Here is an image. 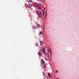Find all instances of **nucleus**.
<instances>
[{
	"label": "nucleus",
	"instance_id": "nucleus-1",
	"mask_svg": "<svg viewBox=\"0 0 79 79\" xmlns=\"http://www.w3.org/2000/svg\"><path fill=\"white\" fill-rule=\"evenodd\" d=\"M41 65L44 68H46V66H45V65L44 64V63H41Z\"/></svg>",
	"mask_w": 79,
	"mask_h": 79
},
{
	"label": "nucleus",
	"instance_id": "nucleus-2",
	"mask_svg": "<svg viewBox=\"0 0 79 79\" xmlns=\"http://www.w3.org/2000/svg\"><path fill=\"white\" fill-rule=\"evenodd\" d=\"M43 53H45V48H43Z\"/></svg>",
	"mask_w": 79,
	"mask_h": 79
},
{
	"label": "nucleus",
	"instance_id": "nucleus-3",
	"mask_svg": "<svg viewBox=\"0 0 79 79\" xmlns=\"http://www.w3.org/2000/svg\"><path fill=\"white\" fill-rule=\"evenodd\" d=\"M35 6L36 7V8H37L38 7V4L37 3H35Z\"/></svg>",
	"mask_w": 79,
	"mask_h": 79
},
{
	"label": "nucleus",
	"instance_id": "nucleus-4",
	"mask_svg": "<svg viewBox=\"0 0 79 79\" xmlns=\"http://www.w3.org/2000/svg\"><path fill=\"white\" fill-rule=\"evenodd\" d=\"M37 13H38V15H40V14H41V12H40V10H38V12H37Z\"/></svg>",
	"mask_w": 79,
	"mask_h": 79
},
{
	"label": "nucleus",
	"instance_id": "nucleus-5",
	"mask_svg": "<svg viewBox=\"0 0 79 79\" xmlns=\"http://www.w3.org/2000/svg\"><path fill=\"white\" fill-rule=\"evenodd\" d=\"M40 45H43V42L42 41H40Z\"/></svg>",
	"mask_w": 79,
	"mask_h": 79
},
{
	"label": "nucleus",
	"instance_id": "nucleus-6",
	"mask_svg": "<svg viewBox=\"0 0 79 79\" xmlns=\"http://www.w3.org/2000/svg\"><path fill=\"white\" fill-rule=\"evenodd\" d=\"M38 18H40V17H41V15H38Z\"/></svg>",
	"mask_w": 79,
	"mask_h": 79
},
{
	"label": "nucleus",
	"instance_id": "nucleus-7",
	"mask_svg": "<svg viewBox=\"0 0 79 79\" xmlns=\"http://www.w3.org/2000/svg\"><path fill=\"white\" fill-rule=\"evenodd\" d=\"M38 54L40 57V56H41V54L40 53L38 52Z\"/></svg>",
	"mask_w": 79,
	"mask_h": 79
},
{
	"label": "nucleus",
	"instance_id": "nucleus-8",
	"mask_svg": "<svg viewBox=\"0 0 79 79\" xmlns=\"http://www.w3.org/2000/svg\"><path fill=\"white\" fill-rule=\"evenodd\" d=\"M41 61H42L43 63H45L44 60H43V59H41Z\"/></svg>",
	"mask_w": 79,
	"mask_h": 79
},
{
	"label": "nucleus",
	"instance_id": "nucleus-9",
	"mask_svg": "<svg viewBox=\"0 0 79 79\" xmlns=\"http://www.w3.org/2000/svg\"><path fill=\"white\" fill-rule=\"evenodd\" d=\"M48 75L49 77H50V73H48Z\"/></svg>",
	"mask_w": 79,
	"mask_h": 79
},
{
	"label": "nucleus",
	"instance_id": "nucleus-10",
	"mask_svg": "<svg viewBox=\"0 0 79 79\" xmlns=\"http://www.w3.org/2000/svg\"><path fill=\"white\" fill-rule=\"evenodd\" d=\"M40 25H39V24H38L37 25V27H40Z\"/></svg>",
	"mask_w": 79,
	"mask_h": 79
},
{
	"label": "nucleus",
	"instance_id": "nucleus-11",
	"mask_svg": "<svg viewBox=\"0 0 79 79\" xmlns=\"http://www.w3.org/2000/svg\"><path fill=\"white\" fill-rule=\"evenodd\" d=\"M43 15H44L45 14V12L44 11V10H43Z\"/></svg>",
	"mask_w": 79,
	"mask_h": 79
},
{
	"label": "nucleus",
	"instance_id": "nucleus-12",
	"mask_svg": "<svg viewBox=\"0 0 79 79\" xmlns=\"http://www.w3.org/2000/svg\"><path fill=\"white\" fill-rule=\"evenodd\" d=\"M35 45L36 47H37L38 46V44H37V43H36Z\"/></svg>",
	"mask_w": 79,
	"mask_h": 79
},
{
	"label": "nucleus",
	"instance_id": "nucleus-13",
	"mask_svg": "<svg viewBox=\"0 0 79 79\" xmlns=\"http://www.w3.org/2000/svg\"><path fill=\"white\" fill-rule=\"evenodd\" d=\"M40 6V3L38 4V6Z\"/></svg>",
	"mask_w": 79,
	"mask_h": 79
},
{
	"label": "nucleus",
	"instance_id": "nucleus-14",
	"mask_svg": "<svg viewBox=\"0 0 79 79\" xmlns=\"http://www.w3.org/2000/svg\"><path fill=\"white\" fill-rule=\"evenodd\" d=\"M42 33H43L42 31H40V34L41 35V34H42Z\"/></svg>",
	"mask_w": 79,
	"mask_h": 79
},
{
	"label": "nucleus",
	"instance_id": "nucleus-15",
	"mask_svg": "<svg viewBox=\"0 0 79 79\" xmlns=\"http://www.w3.org/2000/svg\"><path fill=\"white\" fill-rule=\"evenodd\" d=\"M33 28L34 29H36V27L34 26L33 27Z\"/></svg>",
	"mask_w": 79,
	"mask_h": 79
},
{
	"label": "nucleus",
	"instance_id": "nucleus-16",
	"mask_svg": "<svg viewBox=\"0 0 79 79\" xmlns=\"http://www.w3.org/2000/svg\"><path fill=\"white\" fill-rule=\"evenodd\" d=\"M29 7H31L32 6V4H30L29 6Z\"/></svg>",
	"mask_w": 79,
	"mask_h": 79
},
{
	"label": "nucleus",
	"instance_id": "nucleus-17",
	"mask_svg": "<svg viewBox=\"0 0 79 79\" xmlns=\"http://www.w3.org/2000/svg\"><path fill=\"white\" fill-rule=\"evenodd\" d=\"M29 3H31V2H32V0H29Z\"/></svg>",
	"mask_w": 79,
	"mask_h": 79
},
{
	"label": "nucleus",
	"instance_id": "nucleus-18",
	"mask_svg": "<svg viewBox=\"0 0 79 79\" xmlns=\"http://www.w3.org/2000/svg\"><path fill=\"white\" fill-rule=\"evenodd\" d=\"M38 9H39V10H41L42 9V8H40V7H39Z\"/></svg>",
	"mask_w": 79,
	"mask_h": 79
},
{
	"label": "nucleus",
	"instance_id": "nucleus-19",
	"mask_svg": "<svg viewBox=\"0 0 79 79\" xmlns=\"http://www.w3.org/2000/svg\"><path fill=\"white\" fill-rule=\"evenodd\" d=\"M56 73H58V71L57 70H56Z\"/></svg>",
	"mask_w": 79,
	"mask_h": 79
},
{
	"label": "nucleus",
	"instance_id": "nucleus-20",
	"mask_svg": "<svg viewBox=\"0 0 79 79\" xmlns=\"http://www.w3.org/2000/svg\"><path fill=\"white\" fill-rule=\"evenodd\" d=\"M40 51H41V52H42V49H40Z\"/></svg>",
	"mask_w": 79,
	"mask_h": 79
},
{
	"label": "nucleus",
	"instance_id": "nucleus-21",
	"mask_svg": "<svg viewBox=\"0 0 79 79\" xmlns=\"http://www.w3.org/2000/svg\"><path fill=\"white\" fill-rule=\"evenodd\" d=\"M45 14H46L45 16H47V12H46Z\"/></svg>",
	"mask_w": 79,
	"mask_h": 79
},
{
	"label": "nucleus",
	"instance_id": "nucleus-22",
	"mask_svg": "<svg viewBox=\"0 0 79 79\" xmlns=\"http://www.w3.org/2000/svg\"><path fill=\"white\" fill-rule=\"evenodd\" d=\"M47 16H45V17H44V19H46V17Z\"/></svg>",
	"mask_w": 79,
	"mask_h": 79
},
{
	"label": "nucleus",
	"instance_id": "nucleus-23",
	"mask_svg": "<svg viewBox=\"0 0 79 79\" xmlns=\"http://www.w3.org/2000/svg\"><path fill=\"white\" fill-rule=\"evenodd\" d=\"M47 55H48V57H49V55L48 54V53Z\"/></svg>",
	"mask_w": 79,
	"mask_h": 79
},
{
	"label": "nucleus",
	"instance_id": "nucleus-24",
	"mask_svg": "<svg viewBox=\"0 0 79 79\" xmlns=\"http://www.w3.org/2000/svg\"><path fill=\"white\" fill-rule=\"evenodd\" d=\"M48 51L49 52H50V50H49V49H48Z\"/></svg>",
	"mask_w": 79,
	"mask_h": 79
},
{
	"label": "nucleus",
	"instance_id": "nucleus-25",
	"mask_svg": "<svg viewBox=\"0 0 79 79\" xmlns=\"http://www.w3.org/2000/svg\"><path fill=\"white\" fill-rule=\"evenodd\" d=\"M45 76V74H44V76Z\"/></svg>",
	"mask_w": 79,
	"mask_h": 79
},
{
	"label": "nucleus",
	"instance_id": "nucleus-26",
	"mask_svg": "<svg viewBox=\"0 0 79 79\" xmlns=\"http://www.w3.org/2000/svg\"><path fill=\"white\" fill-rule=\"evenodd\" d=\"M40 2H42V0H40Z\"/></svg>",
	"mask_w": 79,
	"mask_h": 79
},
{
	"label": "nucleus",
	"instance_id": "nucleus-27",
	"mask_svg": "<svg viewBox=\"0 0 79 79\" xmlns=\"http://www.w3.org/2000/svg\"><path fill=\"white\" fill-rule=\"evenodd\" d=\"M44 10H45V8H44Z\"/></svg>",
	"mask_w": 79,
	"mask_h": 79
},
{
	"label": "nucleus",
	"instance_id": "nucleus-28",
	"mask_svg": "<svg viewBox=\"0 0 79 79\" xmlns=\"http://www.w3.org/2000/svg\"><path fill=\"white\" fill-rule=\"evenodd\" d=\"M50 52H51V51H50Z\"/></svg>",
	"mask_w": 79,
	"mask_h": 79
},
{
	"label": "nucleus",
	"instance_id": "nucleus-29",
	"mask_svg": "<svg viewBox=\"0 0 79 79\" xmlns=\"http://www.w3.org/2000/svg\"><path fill=\"white\" fill-rule=\"evenodd\" d=\"M51 57H50V60H51Z\"/></svg>",
	"mask_w": 79,
	"mask_h": 79
},
{
	"label": "nucleus",
	"instance_id": "nucleus-30",
	"mask_svg": "<svg viewBox=\"0 0 79 79\" xmlns=\"http://www.w3.org/2000/svg\"><path fill=\"white\" fill-rule=\"evenodd\" d=\"M44 79H45V78H44Z\"/></svg>",
	"mask_w": 79,
	"mask_h": 79
},
{
	"label": "nucleus",
	"instance_id": "nucleus-31",
	"mask_svg": "<svg viewBox=\"0 0 79 79\" xmlns=\"http://www.w3.org/2000/svg\"><path fill=\"white\" fill-rule=\"evenodd\" d=\"M43 2V3H44V2Z\"/></svg>",
	"mask_w": 79,
	"mask_h": 79
}]
</instances>
